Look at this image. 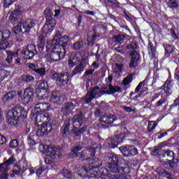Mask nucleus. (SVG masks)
Returning <instances> with one entry per match:
<instances>
[{
    "label": "nucleus",
    "instance_id": "obj_61",
    "mask_svg": "<svg viewBox=\"0 0 179 179\" xmlns=\"http://www.w3.org/2000/svg\"><path fill=\"white\" fill-rule=\"evenodd\" d=\"M4 143H6V138L3 135H0V145H4Z\"/></svg>",
    "mask_w": 179,
    "mask_h": 179
},
{
    "label": "nucleus",
    "instance_id": "obj_22",
    "mask_svg": "<svg viewBox=\"0 0 179 179\" xmlns=\"http://www.w3.org/2000/svg\"><path fill=\"white\" fill-rule=\"evenodd\" d=\"M116 120L117 118L115 115H106L100 118V122H101V124H113Z\"/></svg>",
    "mask_w": 179,
    "mask_h": 179
},
{
    "label": "nucleus",
    "instance_id": "obj_5",
    "mask_svg": "<svg viewBox=\"0 0 179 179\" xmlns=\"http://www.w3.org/2000/svg\"><path fill=\"white\" fill-rule=\"evenodd\" d=\"M44 15L46 22L43 27V34H48L49 33H51V31L54 30V27H55V20L52 18L54 14L50 8H45Z\"/></svg>",
    "mask_w": 179,
    "mask_h": 179
},
{
    "label": "nucleus",
    "instance_id": "obj_21",
    "mask_svg": "<svg viewBox=\"0 0 179 179\" xmlns=\"http://www.w3.org/2000/svg\"><path fill=\"white\" fill-rule=\"evenodd\" d=\"M17 92L15 90L9 91L5 94L2 97V101L3 103H8V101H12L15 97H16Z\"/></svg>",
    "mask_w": 179,
    "mask_h": 179
},
{
    "label": "nucleus",
    "instance_id": "obj_52",
    "mask_svg": "<svg viewBox=\"0 0 179 179\" xmlns=\"http://www.w3.org/2000/svg\"><path fill=\"white\" fill-rule=\"evenodd\" d=\"M174 51V46L168 45L165 48V52L166 54H171Z\"/></svg>",
    "mask_w": 179,
    "mask_h": 179
},
{
    "label": "nucleus",
    "instance_id": "obj_64",
    "mask_svg": "<svg viewBox=\"0 0 179 179\" xmlns=\"http://www.w3.org/2000/svg\"><path fill=\"white\" fill-rule=\"evenodd\" d=\"M8 177H9V173H3L1 175H0V179H9L8 178Z\"/></svg>",
    "mask_w": 179,
    "mask_h": 179
},
{
    "label": "nucleus",
    "instance_id": "obj_25",
    "mask_svg": "<svg viewBox=\"0 0 179 179\" xmlns=\"http://www.w3.org/2000/svg\"><path fill=\"white\" fill-rule=\"evenodd\" d=\"M69 121H71L69 119L66 120L63 124V127L61 128L62 135L64 137L66 136L68 134H69V127H71V122Z\"/></svg>",
    "mask_w": 179,
    "mask_h": 179
},
{
    "label": "nucleus",
    "instance_id": "obj_38",
    "mask_svg": "<svg viewBox=\"0 0 179 179\" xmlns=\"http://www.w3.org/2000/svg\"><path fill=\"white\" fill-rule=\"evenodd\" d=\"M10 75L9 71L5 70V69H1L0 70V83L3 80V79H6V78H8Z\"/></svg>",
    "mask_w": 179,
    "mask_h": 179
},
{
    "label": "nucleus",
    "instance_id": "obj_35",
    "mask_svg": "<svg viewBox=\"0 0 179 179\" xmlns=\"http://www.w3.org/2000/svg\"><path fill=\"white\" fill-rule=\"evenodd\" d=\"M89 164L91 166L92 169H97V167H100L101 162H100L99 158H95L94 159L90 160Z\"/></svg>",
    "mask_w": 179,
    "mask_h": 179
},
{
    "label": "nucleus",
    "instance_id": "obj_8",
    "mask_svg": "<svg viewBox=\"0 0 179 179\" xmlns=\"http://www.w3.org/2000/svg\"><path fill=\"white\" fill-rule=\"evenodd\" d=\"M83 114L82 113H80V114H77L73 116V117L71 120L72 124H73V132L77 136L80 135V134H83V132L86 131L87 129V126L83 127L80 129H78V128H80V127H82V121H83Z\"/></svg>",
    "mask_w": 179,
    "mask_h": 179
},
{
    "label": "nucleus",
    "instance_id": "obj_29",
    "mask_svg": "<svg viewBox=\"0 0 179 179\" xmlns=\"http://www.w3.org/2000/svg\"><path fill=\"white\" fill-rule=\"evenodd\" d=\"M44 45H45V39L43 35H40L38 41V48L41 52L44 50Z\"/></svg>",
    "mask_w": 179,
    "mask_h": 179
},
{
    "label": "nucleus",
    "instance_id": "obj_63",
    "mask_svg": "<svg viewBox=\"0 0 179 179\" xmlns=\"http://www.w3.org/2000/svg\"><path fill=\"white\" fill-rule=\"evenodd\" d=\"M159 176H164V177H167V176H169V175H170V173H169V172H167V171H160V172H159Z\"/></svg>",
    "mask_w": 179,
    "mask_h": 179
},
{
    "label": "nucleus",
    "instance_id": "obj_37",
    "mask_svg": "<svg viewBox=\"0 0 179 179\" xmlns=\"http://www.w3.org/2000/svg\"><path fill=\"white\" fill-rule=\"evenodd\" d=\"M8 38H3L0 41V50H6L9 47V42H8Z\"/></svg>",
    "mask_w": 179,
    "mask_h": 179
},
{
    "label": "nucleus",
    "instance_id": "obj_51",
    "mask_svg": "<svg viewBox=\"0 0 179 179\" xmlns=\"http://www.w3.org/2000/svg\"><path fill=\"white\" fill-rule=\"evenodd\" d=\"M124 66L122 64H116L115 65V72H117V73H120L122 72V67Z\"/></svg>",
    "mask_w": 179,
    "mask_h": 179
},
{
    "label": "nucleus",
    "instance_id": "obj_10",
    "mask_svg": "<svg viewBox=\"0 0 179 179\" xmlns=\"http://www.w3.org/2000/svg\"><path fill=\"white\" fill-rule=\"evenodd\" d=\"M52 79L56 80L57 85H59V86H65L69 82V73L68 72L61 73L60 74L55 73Z\"/></svg>",
    "mask_w": 179,
    "mask_h": 179
},
{
    "label": "nucleus",
    "instance_id": "obj_27",
    "mask_svg": "<svg viewBox=\"0 0 179 179\" xmlns=\"http://www.w3.org/2000/svg\"><path fill=\"white\" fill-rule=\"evenodd\" d=\"M22 14V13L20 12V10H15L10 15V20L11 22H13V23H15V22H16V20H17V19H19V17H20V15Z\"/></svg>",
    "mask_w": 179,
    "mask_h": 179
},
{
    "label": "nucleus",
    "instance_id": "obj_50",
    "mask_svg": "<svg viewBox=\"0 0 179 179\" xmlns=\"http://www.w3.org/2000/svg\"><path fill=\"white\" fill-rule=\"evenodd\" d=\"M27 140H28V144L31 145V146L36 145V141H34V137L33 135L30 134Z\"/></svg>",
    "mask_w": 179,
    "mask_h": 179
},
{
    "label": "nucleus",
    "instance_id": "obj_44",
    "mask_svg": "<svg viewBox=\"0 0 179 179\" xmlns=\"http://www.w3.org/2000/svg\"><path fill=\"white\" fill-rule=\"evenodd\" d=\"M10 37V32L9 31H6L4 33L0 31V40L3 38H9Z\"/></svg>",
    "mask_w": 179,
    "mask_h": 179
},
{
    "label": "nucleus",
    "instance_id": "obj_7",
    "mask_svg": "<svg viewBox=\"0 0 179 179\" xmlns=\"http://www.w3.org/2000/svg\"><path fill=\"white\" fill-rule=\"evenodd\" d=\"M80 150H82V146H74L71 150V157H79V159H85V157H87L86 154L90 155L91 157H94V155L96 154V148L94 147L90 148H87L82 152H79Z\"/></svg>",
    "mask_w": 179,
    "mask_h": 179
},
{
    "label": "nucleus",
    "instance_id": "obj_55",
    "mask_svg": "<svg viewBox=\"0 0 179 179\" xmlns=\"http://www.w3.org/2000/svg\"><path fill=\"white\" fill-rule=\"evenodd\" d=\"M160 150H162V148L156 147L154 150L152 152V154L154 156H156L160 153Z\"/></svg>",
    "mask_w": 179,
    "mask_h": 179
},
{
    "label": "nucleus",
    "instance_id": "obj_11",
    "mask_svg": "<svg viewBox=\"0 0 179 179\" xmlns=\"http://www.w3.org/2000/svg\"><path fill=\"white\" fill-rule=\"evenodd\" d=\"M78 103L76 101L67 102L64 106L61 108V111L65 117L73 114V110H75Z\"/></svg>",
    "mask_w": 179,
    "mask_h": 179
},
{
    "label": "nucleus",
    "instance_id": "obj_23",
    "mask_svg": "<svg viewBox=\"0 0 179 179\" xmlns=\"http://www.w3.org/2000/svg\"><path fill=\"white\" fill-rule=\"evenodd\" d=\"M121 138L120 136H116L115 138H111L108 141V143L109 145V148L111 149H114V148H117L118 146V143H120V141Z\"/></svg>",
    "mask_w": 179,
    "mask_h": 179
},
{
    "label": "nucleus",
    "instance_id": "obj_46",
    "mask_svg": "<svg viewBox=\"0 0 179 179\" xmlns=\"http://www.w3.org/2000/svg\"><path fill=\"white\" fill-rule=\"evenodd\" d=\"M169 3L168 5H169V8H178V2H177L175 0H168Z\"/></svg>",
    "mask_w": 179,
    "mask_h": 179
},
{
    "label": "nucleus",
    "instance_id": "obj_47",
    "mask_svg": "<svg viewBox=\"0 0 179 179\" xmlns=\"http://www.w3.org/2000/svg\"><path fill=\"white\" fill-rule=\"evenodd\" d=\"M28 68L29 69H31V71H34V72H36L37 69H38V64H33V63H29L27 64Z\"/></svg>",
    "mask_w": 179,
    "mask_h": 179
},
{
    "label": "nucleus",
    "instance_id": "obj_15",
    "mask_svg": "<svg viewBox=\"0 0 179 179\" xmlns=\"http://www.w3.org/2000/svg\"><path fill=\"white\" fill-rule=\"evenodd\" d=\"M38 52L36 50V46L33 45H28L27 48L24 50V57L26 59H32V58L37 55Z\"/></svg>",
    "mask_w": 179,
    "mask_h": 179
},
{
    "label": "nucleus",
    "instance_id": "obj_60",
    "mask_svg": "<svg viewBox=\"0 0 179 179\" xmlns=\"http://www.w3.org/2000/svg\"><path fill=\"white\" fill-rule=\"evenodd\" d=\"M138 65V60L131 59L130 62V68H135Z\"/></svg>",
    "mask_w": 179,
    "mask_h": 179
},
{
    "label": "nucleus",
    "instance_id": "obj_20",
    "mask_svg": "<svg viewBox=\"0 0 179 179\" xmlns=\"http://www.w3.org/2000/svg\"><path fill=\"white\" fill-rule=\"evenodd\" d=\"M50 101L55 104H59V103H62V96H61L59 92H53L50 99Z\"/></svg>",
    "mask_w": 179,
    "mask_h": 179
},
{
    "label": "nucleus",
    "instance_id": "obj_16",
    "mask_svg": "<svg viewBox=\"0 0 179 179\" xmlns=\"http://www.w3.org/2000/svg\"><path fill=\"white\" fill-rule=\"evenodd\" d=\"M108 80L109 81V83L108 84V86L103 87V90H106V92H110V94H114L115 93H120L121 92V88L118 86L113 87L111 85V82H113V76H109L108 78Z\"/></svg>",
    "mask_w": 179,
    "mask_h": 179
},
{
    "label": "nucleus",
    "instance_id": "obj_34",
    "mask_svg": "<svg viewBox=\"0 0 179 179\" xmlns=\"http://www.w3.org/2000/svg\"><path fill=\"white\" fill-rule=\"evenodd\" d=\"M48 89V83L43 80H40L36 84V90Z\"/></svg>",
    "mask_w": 179,
    "mask_h": 179
},
{
    "label": "nucleus",
    "instance_id": "obj_33",
    "mask_svg": "<svg viewBox=\"0 0 179 179\" xmlns=\"http://www.w3.org/2000/svg\"><path fill=\"white\" fill-rule=\"evenodd\" d=\"M36 93L39 96V97H41L43 100L45 99H47L48 97V89L45 90H36Z\"/></svg>",
    "mask_w": 179,
    "mask_h": 179
},
{
    "label": "nucleus",
    "instance_id": "obj_49",
    "mask_svg": "<svg viewBox=\"0 0 179 179\" xmlns=\"http://www.w3.org/2000/svg\"><path fill=\"white\" fill-rule=\"evenodd\" d=\"M73 47L74 50H80V48L83 47V41L76 42L73 43Z\"/></svg>",
    "mask_w": 179,
    "mask_h": 179
},
{
    "label": "nucleus",
    "instance_id": "obj_18",
    "mask_svg": "<svg viewBox=\"0 0 179 179\" xmlns=\"http://www.w3.org/2000/svg\"><path fill=\"white\" fill-rule=\"evenodd\" d=\"M34 26H36V20H33V18H28L22 21L24 33H29Z\"/></svg>",
    "mask_w": 179,
    "mask_h": 179
},
{
    "label": "nucleus",
    "instance_id": "obj_62",
    "mask_svg": "<svg viewBox=\"0 0 179 179\" xmlns=\"http://www.w3.org/2000/svg\"><path fill=\"white\" fill-rule=\"evenodd\" d=\"M171 34L173 38H174L175 40H176V38H178V36H177V34L176 33L174 28L171 29Z\"/></svg>",
    "mask_w": 179,
    "mask_h": 179
},
{
    "label": "nucleus",
    "instance_id": "obj_26",
    "mask_svg": "<svg viewBox=\"0 0 179 179\" xmlns=\"http://www.w3.org/2000/svg\"><path fill=\"white\" fill-rule=\"evenodd\" d=\"M7 57L6 61L8 64H12L13 61V57H17L18 55L17 52H12L10 50H6Z\"/></svg>",
    "mask_w": 179,
    "mask_h": 179
},
{
    "label": "nucleus",
    "instance_id": "obj_54",
    "mask_svg": "<svg viewBox=\"0 0 179 179\" xmlns=\"http://www.w3.org/2000/svg\"><path fill=\"white\" fill-rule=\"evenodd\" d=\"M15 1H16V0H3L4 8H9V6H10Z\"/></svg>",
    "mask_w": 179,
    "mask_h": 179
},
{
    "label": "nucleus",
    "instance_id": "obj_32",
    "mask_svg": "<svg viewBox=\"0 0 179 179\" xmlns=\"http://www.w3.org/2000/svg\"><path fill=\"white\" fill-rule=\"evenodd\" d=\"M165 156H166V157H168V159H171L172 160H174L175 157H176V154H174V152L170 150H164L162 151V157H165Z\"/></svg>",
    "mask_w": 179,
    "mask_h": 179
},
{
    "label": "nucleus",
    "instance_id": "obj_43",
    "mask_svg": "<svg viewBox=\"0 0 179 179\" xmlns=\"http://www.w3.org/2000/svg\"><path fill=\"white\" fill-rule=\"evenodd\" d=\"M63 176L67 179H73V173L68 170H64L63 172Z\"/></svg>",
    "mask_w": 179,
    "mask_h": 179
},
{
    "label": "nucleus",
    "instance_id": "obj_36",
    "mask_svg": "<svg viewBox=\"0 0 179 179\" xmlns=\"http://www.w3.org/2000/svg\"><path fill=\"white\" fill-rule=\"evenodd\" d=\"M77 62H78V57L74 55H71L70 56V59H69V66L70 68H73V66L76 65Z\"/></svg>",
    "mask_w": 179,
    "mask_h": 179
},
{
    "label": "nucleus",
    "instance_id": "obj_14",
    "mask_svg": "<svg viewBox=\"0 0 179 179\" xmlns=\"http://www.w3.org/2000/svg\"><path fill=\"white\" fill-rule=\"evenodd\" d=\"M101 173V177L100 175H99V173L97 171H91L90 174H92L91 177L94 178H99V179H113L111 176L110 175V172L108 171V169L103 168L100 171Z\"/></svg>",
    "mask_w": 179,
    "mask_h": 179
},
{
    "label": "nucleus",
    "instance_id": "obj_30",
    "mask_svg": "<svg viewBox=\"0 0 179 179\" xmlns=\"http://www.w3.org/2000/svg\"><path fill=\"white\" fill-rule=\"evenodd\" d=\"M83 71H85V66H83V64L80 63L79 65L75 67L71 73V75L72 76H75V75H78V73H82Z\"/></svg>",
    "mask_w": 179,
    "mask_h": 179
},
{
    "label": "nucleus",
    "instance_id": "obj_42",
    "mask_svg": "<svg viewBox=\"0 0 179 179\" xmlns=\"http://www.w3.org/2000/svg\"><path fill=\"white\" fill-rule=\"evenodd\" d=\"M35 72L42 78L43 76H45V73H47L45 69L39 67H38L37 70Z\"/></svg>",
    "mask_w": 179,
    "mask_h": 179
},
{
    "label": "nucleus",
    "instance_id": "obj_41",
    "mask_svg": "<svg viewBox=\"0 0 179 179\" xmlns=\"http://www.w3.org/2000/svg\"><path fill=\"white\" fill-rule=\"evenodd\" d=\"M22 26H23V22L19 23L17 26L14 27V33H15V34H17V33H20V31H23V33H24V30L23 29V27L22 28Z\"/></svg>",
    "mask_w": 179,
    "mask_h": 179
},
{
    "label": "nucleus",
    "instance_id": "obj_31",
    "mask_svg": "<svg viewBox=\"0 0 179 179\" xmlns=\"http://www.w3.org/2000/svg\"><path fill=\"white\" fill-rule=\"evenodd\" d=\"M125 35L123 34L115 35L113 37V41L116 43V44H122L124 40H125Z\"/></svg>",
    "mask_w": 179,
    "mask_h": 179
},
{
    "label": "nucleus",
    "instance_id": "obj_24",
    "mask_svg": "<svg viewBox=\"0 0 179 179\" xmlns=\"http://www.w3.org/2000/svg\"><path fill=\"white\" fill-rule=\"evenodd\" d=\"M172 88H173V84L171 80H166L161 89L164 90L166 94H171Z\"/></svg>",
    "mask_w": 179,
    "mask_h": 179
},
{
    "label": "nucleus",
    "instance_id": "obj_53",
    "mask_svg": "<svg viewBox=\"0 0 179 179\" xmlns=\"http://www.w3.org/2000/svg\"><path fill=\"white\" fill-rule=\"evenodd\" d=\"M131 59H134L136 61H138V59H139V54H138V52H136V50H134L133 52H131Z\"/></svg>",
    "mask_w": 179,
    "mask_h": 179
},
{
    "label": "nucleus",
    "instance_id": "obj_28",
    "mask_svg": "<svg viewBox=\"0 0 179 179\" xmlns=\"http://www.w3.org/2000/svg\"><path fill=\"white\" fill-rule=\"evenodd\" d=\"M148 54L150 58H155L156 56V48L153 46V43L152 42H150L148 45Z\"/></svg>",
    "mask_w": 179,
    "mask_h": 179
},
{
    "label": "nucleus",
    "instance_id": "obj_19",
    "mask_svg": "<svg viewBox=\"0 0 179 179\" xmlns=\"http://www.w3.org/2000/svg\"><path fill=\"white\" fill-rule=\"evenodd\" d=\"M35 78L30 74H24L20 76L18 78L17 85H22V83H31L34 82Z\"/></svg>",
    "mask_w": 179,
    "mask_h": 179
},
{
    "label": "nucleus",
    "instance_id": "obj_48",
    "mask_svg": "<svg viewBox=\"0 0 179 179\" xmlns=\"http://www.w3.org/2000/svg\"><path fill=\"white\" fill-rule=\"evenodd\" d=\"M138 45L135 42H130L127 46V50H136Z\"/></svg>",
    "mask_w": 179,
    "mask_h": 179
},
{
    "label": "nucleus",
    "instance_id": "obj_45",
    "mask_svg": "<svg viewBox=\"0 0 179 179\" xmlns=\"http://www.w3.org/2000/svg\"><path fill=\"white\" fill-rule=\"evenodd\" d=\"M19 146V141L16 139H13L10 142V148L11 149H16Z\"/></svg>",
    "mask_w": 179,
    "mask_h": 179
},
{
    "label": "nucleus",
    "instance_id": "obj_56",
    "mask_svg": "<svg viewBox=\"0 0 179 179\" xmlns=\"http://www.w3.org/2000/svg\"><path fill=\"white\" fill-rule=\"evenodd\" d=\"M90 85H92V81L90 80H87L85 82V87H86L87 92L92 90V87H90Z\"/></svg>",
    "mask_w": 179,
    "mask_h": 179
},
{
    "label": "nucleus",
    "instance_id": "obj_59",
    "mask_svg": "<svg viewBox=\"0 0 179 179\" xmlns=\"http://www.w3.org/2000/svg\"><path fill=\"white\" fill-rule=\"evenodd\" d=\"M81 171H83V174L82 173H79V176L80 177H83V176H86V174H87V173H89V171L87 170V169L86 167L82 168L81 169Z\"/></svg>",
    "mask_w": 179,
    "mask_h": 179
},
{
    "label": "nucleus",
    "instance_id": "obj_57",
    "mask_svg": "<svg viewBox=\"0 0 179 179\" xmlns=\"http://www.w3.org/2000/svg\"><path fill=\"white\" fill-rule=\"evenodd\" d=\"M62 34L59 32H57L56 36H55L53 41H58V40H61V38H64V36L61 37Z\"/></svg>",
    "mask_w": 179,
    "mask_h": 179
},
{
    "label": "nucleus",
    "instance_id": "obj_12",
    "mask_svg": "<svg viewBox=\"0 0 179 179\" xmlns=\"http://www.w3.org/2000/svg\"><path fill=\"white\" fill-rule=\"evenodd\" d=\"M121 153L124 157H129L138 155V149L134 145H126L120 148Z\"/></svg>",
    "mask_w": 179,
    "mask_h": 179
},
{
    "label": "nucleus",
    "instance_id": "obj_40",
    "mask_svg": "<svg viewBox=\"0 0 179 179\" xmlns=\"http://www.w3.org/2000/svg\"><path fill=\"white\" fill-rule=\"evenodd\" d=\"M156 127H157V123H155L153 121L149 122L148 124V132H153L155 129Z\"/></svg>",
    "mask_w": 179,
    "mask_h": 179
},
{
    "label": "nucleus",
    "instance_id": "obj_1",
    "mask_svg": "<svg viewBox=\"0 0 179 179\" xmlns=\"http://www.w3.org/2000/svg\"><path fill=\"white\" fill-rule=\"evenodd\" d=\"M35 110L37 113H41L38 114L35 117V125L38 127V122H43L41 124V129H38L36 131L37 136H44L48 132H51L52 127L51 126V118L48 113H44L45 111H48L50 110V103L45 102H39L36 104Z\"/></svg>",
    "mask_w": 179,
    "mask_h": 179
},
{
    "label": "nucleus",
    "instance_id": "obj_9",
    "mask_svg": "<svg viewBox=\"0 0 179 179\" xmlns=\"http://www.w3.org/2000/svg\"><path fill=\"white\" fill-rule=\"evenodd\" d=\"M106 90L102 91L100 87H95L92 90H90L87 92V93L83 96L81 99V101L84 103V104H89V103H92V100L96 97H100L101 94H103V92H104Z\"/></svg>",
    "mask_w": 179,
    "mask_h": 179
},
{
    "label": "nucleus",
    "instance_id": "obj_39",
    "mask_svg": "<svg viewBox=\"0 0 179 179\" xmlns=\"http://www.w3.org/2000/svg\"><path fill=\"white\" fill-rule=\"evenodd\" d=\"M132 79H134V75L129 74L122 81V84L124 86H127V85H129L131 82H132Z\"/></svg>",
    "mask_w": 179,
    "mask_h": 179
},
{
    "label": "nucleus",
    "instance_id": "obj_2",
    "mask_svg": "<svg viewBox=\"0 0 179 179\" xmlns=\"http://www.w3.org/2000/svg\"><path fill=\"white\" fill-rule=\"evenodd\" d=\"M69 38L64 35L63 38L58 41H52L47 45V49L51 51L50 59L52 61L57 62L64 59L65 57V47L68 45Z\"/></svg>",
    "mask_w": 179,
    "mask_h": 179
},
{
    "label": "nucleus",
    "instance_id": "obj_13",
    "mask_svg": "<svg viewBox=\"0 0 179 179\" xmlns=\"http://www.w3.org/2000/svg\"><path fill=\"white\" fill-rule=\"evenodd\" d=\"M15 163V157L11 156L7 161L0 164V175L6 174L10 170V165Z\"/></svg>",
    "mask_w": 179,
    "mask_h": 179
},
{
    "label": "nucleus",
    "instance_id": "obj_6",
    "mask_svg": "<svg viewBox=\"0 0 179 179\" xmlns=\"http://www.w3.org/2000/svg\"><path fill=\"white\" fill-rule=\"evenodd\" d=\"M39 149L42 153H48V155L52 160H57L61 157L62 148L61 147H50L43 144L39 145Z\"/></svg>",
    "mask_w": 179,
    "mask_h": 179
},
{
    "label": "nucleus",
    "instance_id": "obj_58",
    "mask_svg": "<svg viewBox=\"0 0 179 179\" xmlns=\"http://www.w3.org/2000/svg\"><path fill=\"white\" fill-rule=\"evenodd\" d=\"M47 170V168L41 167L36 171V176H41L43 171H45Z\"/></svg>",
    "mask_w": 179,
    "mask_h": 179
},
{
    "label": "nucleus",
    "instance_id": "obj_4",
    "mask_svg": "<svg viewBox=\"0 0 179 179\" xmlns=\"http://www.w3.org/2000/svg\"><path fill=\"white\" fill-rule=\"evenodd\" d=\"M27 118V111L23 107H15L8 111L6 120L9 124L15 125L19 121H23Z\"/></svg>",
    "mask_w": 179,
    "mask_h": 179
},
{
    "label": "nucleus",
    "instance_id": "obj_17",
    "mask_svg": "<svg viewBox=\"0 0 179 179\" xmlns=\"http://www.w3.org/2000/svg\"><path fill=\"white\" fill-rule=\"evenodd\" d=\"M34 94V89H33V87H29L28 88L25 89L24 92V95L22 97L23 103H25V104H29L31 99H33Z\"/></svg>",
    "mask_w": 179,
    "mask_h": 179
},
{
    "label": "nucleus",
    "instance_id": "obj_3",
    "mask_svg": "<svg viewBox=\"0 0 179 179\" xmlns=\"http://www.w3.org/2000/svg\"><path fill=\"white\" fill-rule=\"evenodd\" d=\"M120 160V155H110L108 157L107 167L111 173H118L119 174L114 176L110 173L113 179H127V176L129 173L128 167L122 168L118 166V161Z\"/></svg>",
    "mask_w": 179,
    "mask_h": 179
}]
</instances>
